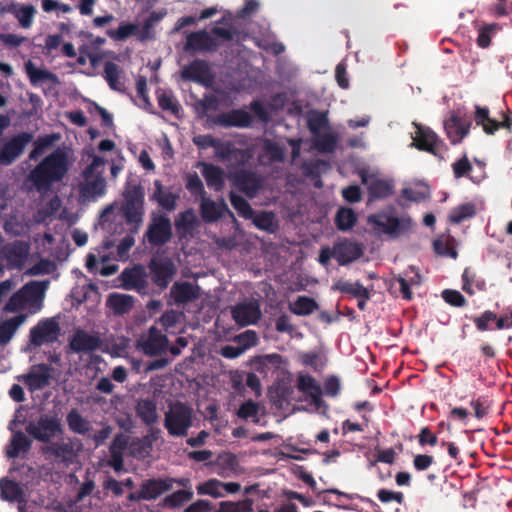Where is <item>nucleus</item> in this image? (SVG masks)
I'll return each instance as SVG.
<instances>
[{
  "label": "nucleus",
  "mask_w": 512,
  "mask_h": 512,
  "mask_svg": "<svg viewBox=\"0 0 512 512\" xmlns=\"http://www.w3.org/2000/svg\"><path fill=\"white\" fill-rule=\"evenodd\" d=\"M67 172V154L58 148L30 171L28 180L38 192H47L54 183L62 181Z\"/></svg>",
  "instance_id": "f257e3e1"
},
{
  "label": "nucleus",
  "mask_w": 512,
  "mask_h": 512,
  "mask_svg": "<svg viewBox=\"0 0 512 512\" xmlns=\"http://www.w3.org/2000/svg\"><path fill=\"white\" fill-rule=\"evenodd\" d=\"M123 202L120 207L125 222L131 226L130 231L137 233L143 223L145 214V190L137 179L126 180L123 192Z\"/></svg>",
  "instance_id": "f03ea898"
},
{
  "label": "nucleus",
  "mask_w": 512,
  "mask_h": 512,
  "mask_svg": "<svg viewBox=\"0 0 512 512\" xmlns=\"http://www.w3.org/2000/svg\"><path fill=\"white\" fill-rule=\"evenodd\" d=\"M195 412L187 402L179 400L170 402L164 413L163 426L173 438H185L193 427Z\"/></svg>",
  "instance_id": "7ed1b4c3"
},
{
  "label": "nucleus",
  "mask_w": 512,
  "mask_h": 512,
  "mask_svg": "<svg viewBox=\"0 0 512 512\" xmlns=\"http://www.w3.org/2000/svg\"><path fill=\"white\" fill-rule=\"evenodd\" d=\"M105 164L100 156H93L92 162L83 170L84 183L80 186V194L87 200H95L106 192V180L103 171H97Z\"/></svg>",
  "instance_id": "20e7f679"
},
{
  "label": "nucleus",
  "mask_w": 512,
  "mask_h": 512,
  "mask_svg": "<svg viewBox=\"0 0 512 512\" xmlns=\"http://www.w3.org/2000/svg\"><path fill=\"white\" fill-rule=\"evenodd\" d=\"M368 223L379 233L387 234L391 237H398L407 232L412 225L411 219L398 218L386 213H377L368 217Z\"/></svg>",
  "instance_id": "39448f33"
},
{
  "label": "nucleus",
  "mask_w": 512,
  "mask_h": 512,
  "mask_svg": "<svg viewBox=\"0 0 512 512\" xmlns=\"http://www.w3.org/2000/svg\"><path fill=\"white\" fill-rule=\"evenodd\" d=\"M30 243L25 240H14L0 248V260L5 261L9 270H21L30 255Z\"/></svg>",
  "instance_id": "423d86ee"
},
{
  "label": "nucleus",
  "mask_w": 512,
  "mask_h": 512,
  "mask_svg": "<svg viewBox=\"0 0 512 512\" xmlns=\"http://www.w3.org/2000/svg\"><path fill=\"white\" fill-rule=\"evenodd\" d=\"M27 432L37 441L49 443L57 435H62L64 430L61 420L54 415H41L36 424H30Z\"/></svg>",
  "instance_id": "0eeeda50"
},
{
  "label": "nucleus",
  "mask_w": 512,
  "mask_h": 512,
  "mask_svg": "<svg viewBox=\"0 0 512 512\" xmlns=\"http://www.w3.org/2000/svg\"><path fill=\"white\" fill-rule=\"evenodd\" d=\"M32 141L33 134L30 132H21L12 136L0 146V165L9 166L13 164Z\"/></svg>",
  "instance_id": "6e6552de"
},
{
  "label": "nucleus",
  "mask_w": 512,
  "mask_h": 512,
  "mask_svg": "<svg viewBox=\"0 0 512 512\" xmlns=\"http://www.w3.org/2000/svg\"><path fill=\"white\" fill-rule=\"evenodd\" d=\"M474 120L478 126H481L483 131L488 135H493L501 128L512 131V117L511 112H502V120L498 121L490 117L489 108L486 106H475Z\"/></svg>",
  "instance_id": "1a4fd4ad"
},
{
  "label": "nucleus",
  "mask_w": 512,
  "mask_h": 512,
  "mask_svg": "<svg viewBox=\"0 0 512 512\" xmlns=\"http://www.w3.org/2000/svg\"><path fill=\"white\" fill-rule=\"evenodd\" d=\"M416 131L412 145L420 151L428 152L441 157V151L445 146L438 135L429 127L415 124Z\"/></svg>",
  "instance_id": "9d476101"
},
{
  "label": "nucleus",
  "mask_w": 512,
  "mask_h": 512,
  "mask_svg": "<svg viewBox=\"0 0 512 512\" xmlns=\"http://www.w3.org/2000/svg\"><path fill=\"white\" fill-rule=\"evenodd\" d=\"M149 244L161 247L172 238V226L170 219L165 215L153 216L145 233Z\"/></svg>",
  "instance_id": "9b49d317"
},
{
  "label": "nucleus",
  "mask_w": 512,
  "mask_h": 512,
  "mask_svg": "<svg viewBox=\"0 0 512 512\" xmlns=\"http://www.w3.org/2000/svg\"><path fill=\"white\" fill-rule=\"evenodd\" d=\"M168 346V338L156 326H151L146 334L137 340V347L148 356L163 353Z\"/></svg>",
  "instance_id": "f8f14e48"
},
{
  "label": "nucleus",
  "mask_w": 512,
  "mask_h": 512,
  "mask_svg": "<svg viewBox=\"0 0 512 512\" xmlns=\"http://www.w3.org/2000/svg\"><path fill=\"white\" fill-rule=\"evenodd\" d=\"M60 333L59 323L53 319H45L39 321L30 330V342L36 347L43 344L53 343L57 340Z\"/></svg>",
  "instance_id": "ddd939ff"
},
{
  "label": "nucleus",
  "mask_w": 512,
  "mask_h": 512,
  "mask_svg": "<svg viewBox=\"0 0 512 512\" xmlns=\"http://www.w3.org/2000/svg\"><path fill=\"white\" fill-rule=\"evenodd\" d=\"M153 283L165 289L168 287L177 269L173 261L168 258H153L148 265Z\"/></svg>",
  "instance_id": "4468645a"
},
{
  "label": "nucleus",
  "mask_w": 512,
  "mask_h": 512,
  "mask_svg": "<svg viewBox=\"0 0 512 512\" xmlns=\"http://www.w3.org/2000/svg\"><path fill=\"white\" fill-rule=\"evenodd\" d=\"M183 80L200 83L210 86L213 81V74L207 61L195 59L186 65L181 71Z\"/></svg>",
  "instance_id": "2eb2a0df"
},
{
  "label": "nucleus",
  "mask_w": 512,
  "mask_h": 512,
  "mask_svg": "<svg viewBox=\"0 0 512 512\" xmlns=\"http://www.w3.org/2000/svg\"><path fill=\"white\" fill-rule=\"evenodd\" d=\"M51 368L48 364L32 365L28 373L18 376V380L24 382L29 391L41 390L49 385Z\"/></svg>",
  "instance_id": "dca6fc26"
},
{
  "label": "nucleus",
  "mask_w": 512,
  "mask_h": 512,
  "mask_svg": "<svg viewBox=\"0 0 512 512\" xmlns=\"http://www.w3.org/2000/svg\"><path fill=\"white\" fill-rule=\"evenodd\" d=\"M102 344L98 333L90 334L83 329H77L69 342V347L75 353H86L100 349Z\"/></svg>",
  "instance_id": "f3484780"
},
{
  "label": "nucleus",
  "mask_w": 512,
  "mask_h": 512,
  "mask_svg": "<svg viewBox=\"0 0 512 512\" xmlns=\"http://www.w3.org/2000/svg\"><path fill=\"white\" fill-rule=\"evenodd\" d=\"M219 46L220 43L206 30H200L188 34L184 50L186 52H214Z\"/></svg>",
  "instance_id": "a211bd4d"
},
{
  "label": "nucleus",
  "mask_w": 512,
  "mask_h": 512,
  "mask_svg": "<svg viewBox=\"0 0 512 512\" xmlns=\"http://www.w3.org/2000/svg\"><path fill=\"white\" fill-rule=\"evenodd\" d=\"M334 259L339 265L344 266L356 261L363 255V247L361 244L350 239H343L334 245Z\"/></svg>",
  "instance_id": "6ab92c4d"
},
{
  "label": "nucleus",
  "mask_w": 512,
  "mask_h": 512,
  "mask_svg": "<svg viewBox=\"0 0 512 512\" xmlns=\"http://www.w3.org/2000/svg\"><path fill=\"white\" fill-rule=\"evenodd\" d=\"M122 285L127 290L144 292L148 286L147 274L143 266L136 265L133 268H126L121 272Z\"/></svg>",
  "instance_id": "aec40b11"
},
{
  "label": "nucleus",
  "mask_w": 512,
  "mask_h": 512,
  "mask_svg": "<svg viewBox=\"0 0 512 512\" xmlns=\"http://www.w3.org/2000/svg\"><path fill=\"white\" fill-rule=\"evenodd\" d=\"M472 122L470 119L452 114L451 117L444 122V129L447 137L452 144H458L468 135Z\"/></svg>",
  "instance_id": "412c9836"
},
{
  "label": "nucleus",
  "mask_w": 512,
  "mask_h": 512,
  "mask_svg": "<svg viewBox=\"0 0 512 512\" xmlns=\"http://www.w3.org/2000/svg\"><path fill=\"white\" fill-rule=\"evenodd\" d=\"M252 116L243 109H233L216 115L214 123L222 127L247 128L252 124Z\"/></svg>",
  "instance_id": "4be33fe9"
},
{
  "label": "nucleus",
  "mask_w": 512,
  "mask_h": 512,
  "mask_svg": "<svg viewBox=\"0 0 512 512\" xmlns=\"http://www.w3.org/2000/svg\"><path fill=\"white\" fill-rule=\"evenodd\" d=\"M234 321L242 326H248L257 323L261 317V311L256 303H240L231 310Z\"/></svg>",
  "instance_id": "5701e85b"
},
{
  "label": "nucleus",
  "mask_w": 512,
  "mask_h": 512,
  "mask_svg": "<svg viewBox=\"0 0 512 512\" xmlns=\"http://www.w3.org/2000/svg\"><path fill=\"white\" fill-rule=\"evenodd\" d=\"M297 389L304 393L316 407H321L324 403L322 399V389L316 379L308 374L300 373L296 380Z\"/></svg>",
  "instance_id": "b1692460"
},
{
  "label": "nucleus",
  "mask_w": 512,
  "mask_h": 512,
  "mask_svg": "<svg viewBox=\"0 0 512 512\" xmlns=\"http://www.w3.org/2000/svg\"><path fill=\"white\" fill-rule=\"evenodd\" d=\"M176 304H187L200 297V287L190 282H175L170 290Z\"/></svg>",
  "instance_id": "393cba45"
},
{
  "label": "nucleus",
  "mask_w": 512,
  "mask_h": 512,
  "mask_svg": "<svg viewBox=\"0 0 512 512\" xmlns=\"http://www.w3.org/2000/svg\"><path fill=\"white\" fill-rule=\"evenodd\" d=\"M171 488V479H148L143 481L142 484L140 485V497L143 498L144 500H155L164 492L169 491Z\"/></svg>",
  "instance_id": "a878e982"
},
{
  "label": "nucleus",
  "mask_w": 512,
  "mask_h": 512,
  "mask_svg": "<svg viewBox=\"0 0 512 512\" xmlns=\"http://www.w3.org/2000/svg\"><path fill=\"white\" fill-rule=\"evenodd\" d=\"M178 199L179 196L169 189H165L160 180L154 181V192L150 196L151 201L157 202L161 208L171 212L176 209Z\"/></svg>",
  "instance_id": "bb28decb"
},
{
  "label": "nucleus",
  "mask_w": 512,
  "mask_h": 512,
  "mask_svg": "<svg viewBox=\"0 0 512 512\" xmlns=\"http://www.w3.org/2000/svg\"><path fill=\"white\" fill-rule=\"evenodd\" d=\"M136 416L148 427L158 422L159 415L155 400L146 398L137 401L135 406Z\"/></svg>",
  "instance_id": "cd10ccee"
},
{
  "label": "nucleus",
  "mask_w": 512,
  "mask_h": 512,
  "mask_svg": "<svg viewBox=\"0 0 512 512\" xmlns=\"http://www.w3.org/2000/svg\"><path fill=\"white\" fill-rule=\"evenodd\" d=\"M227 210L228 207L224 200H221L220 203H216L205 196L202 198L200 204V215L206 223H212L219 220Z\"/></svg>",
  "instance_id": "c85d7f7f"
},
{
  "label": "nucleus",
  "mask_w": 512,
  "mask_h": 512,
  "mask_svg": "<svg viewBox=\"0 0 512 512\" xmlns=\"http://www.w3.org/2000/svg\"><path fill=\"white\" fill-rule=\"evenodd\" d=\"M235 185L247 196L253 197L261 188L258 176L250 171L242 170L235 175Z\"/></svg>",
  "instance_id": "c756f323"
},
{
  "label": "nucleus",
  "mask_w": 512,
  "mask_h": 512,
  "mask_svg": "<svg viewBox=\"0 0 512 512\" xmlns=\"http://www.w3.org/2000/svg\"><path fill=\"white\" fill-rule=\"evenodd\" d=\"M31 444V440L22 431H16L5 447V455L9 459H15L20 452H27L31 448Z\"/></svg>",
  "instance_id": "7c9ffc66"
},
{
  "label": "nucleus",
  "mask_w": 512,
  "mask_h": 512,
  "mask_svg": "<svg viewBox=\"0 0 512 512\" xmlns=\"http://www.w3.org/2000/svg\"><path fill=\"white\" fill-rule=\"evenodd\" d=\"M332 290L350 295L356 299H370L371 297L370 291L366 287H364L360 281H356L353 283L347 280L339 279L332 285Z\"/></svg>",
  "instance_id": "2f4dec72"
},
{
  "label": "nucleus",
  "mask_w": 512,
  "mask_h": 512,
  "mask_svg": "<svg viewBox=\"0 0 512 512\" xmlns=\"http://www.w3.org/2000/svg\"><path fill=\"white\" fill-rule=\"evenodd\" d=\"M7 10L13 14L18 20L19 25L24 29H29L32 26L37 12L33 5H17L15 3L8 5Z\"/></svg>",
  "instance_id": "473e14b6"
},
{
  "label": "nucleus",
  "mask_w": 512,
  "mask_h": 512,
  "mask_svg": "<svg viewBox=\"0 0 512 512\" xmlns=\"http://www.w3.org/2000/svg\"><path fill=\"white\" fill-rule=\"evenodd\" d=\"M202 175L207 183V186L213 188L215 191H220L224 187V171L219 166L201 163Z\"/></svg>",
  "instance_id": "72a5a7b5"
},
{
  "label": "nucleus",
  "mask_w": 512,
  "mask_h": 512,
  "mask_svg": "<svg viewBox=\"0 0 512 512\" xmlns=\"http://www.w3.org/2000/svg\"><path fill=\"white\" fill-rule=\"evenodd\" d=\"M282 363L283 357L277 353L255 356L250 360L251 367L260 374H266L270 366L277 369Z\"/></svg>",
  "instance_id": "f704fd0d"
},
{
  "label": "nucleus",
  "mask_w": 512,
  "mask_h": 512,
  "mask_svg": "<svg viewBox=\"0 0 512 512\" xmlns=\"http://www.w3.org/2000/svg\"><path fill=\"white\" fill-rule=\"evenodd\" d=\"M26 315L19 314L0 323V345L10 342L18 328L25 322Z\"/></svg>",
  "instance_id": "c9c22d12"
},
{
  "label": "nucleus",
  "mask_w": 512,
  "mask_h": 512,
  "mask_svg": "<svg viewBox=\"0 0 512 512\" xmlns=\"http://www.w3.org/2000/svg\"><path fill=\"white\" fill-rule=\"evenodd\" d=\"M66 422L69 430L75 434L86 435L92 429L90 421L75 408L68 412Z\"/></svg>",
  "instance_id": "e433bc0d"
},
{
  "label": "nucleus",
  "mask_w": 512,
  "mask_h": 512,
  "mask_svg": "<svg viewBox=\"0 0 512 512\" xmlns=\"http://www.w3.org/2000/svg\"><path fill=\"white\" fill-rule=\"evenodd\" d=\"M107 304L114 314L122 315L133 308L134 298L126 294L112 293L108 297Z\"/></svg>",
  "instance_id": "4c0bfd02"
},
{
  "label": "nucleus",
  "mask_w": 512,
  "mask_h": 512,
  "mask_svg": "<svg viewBox=\"0 0 512 512\" xmlns=\"http://www.w3.org/2000/svg\"><path fill=\"white\" fill-rule=\"evenodd\" d=\"M155 437L143 436L132 439L129 445L130 455L137 459H143L150 455Z\"/></svg>",
  "instance_id": "58836bf2"
},
{
  "label": "nucleus",
  "mask_w": 512,
  "mask_h": 512,
  "mask_svg": "<svg viewBox=\"0 0 512 512\" xmlns=\"http://www.w3.org/2000/svg\"><path fill=\"white\" fill-rule=\"evenodd\" d=\"M48 283V281H30L20 288V291L27 299L28 304L34 303L43 298Z\"/></svg>",
  "instance_id": "ea45409f"
},
{
  "label": "nucleus",
  "mask_w": 512,
  "mask_h": 512,
  "mask_svg": "<svg viewBox=\"0 0 512 512\" xmlns=\"http://www.w3.org/2000/svg\"><path fill=\"white\" fill-rule=\"evenodd\" d=\"M166 14L167 11L165 9L151 12L150 15L143 22L142 29L138 34V40L143 42L149 39H153L154 33L152 29L158 22H160L166 16Z\"/></svg>",
  "instance_id": "a19ab883"
},
{
  "label": "nucleus",
  "mask_w": 512,
  "mask_h": 512,
  "mask_svg": "<svg viewBox=\"0 0 512 512\" xmlns=\"http://www.w3.org/2000/svg\"><path fill=\"white\" fill-rule=\"evenodd\" d=\"M368 194L371 200L385 199L392 195L393 185L384 179H374L368 184Z\"/></svg>",
  "instance_id": "79ce46f5"
},
{
  "label": "nucleus",
  "mask_w": 512,
  "mask_h": 512,
  "mask_svg": "<svg viewBox=\"0 0 512 512\" xmlns=\"http://www.w3.org/2000/svg\"><path fill=\"white\" fill-rule=\"evenodd\" d=\"M25 69L32 85H37L38 83L45 81H50L52 83L58 82L56 74L46 69L35 67L31 61L25 64Z\"/></svg>",
  "instance_id": "37998d69"
},
{
  "label": "nucleus",
  "mask_w": 512,
  "mask_h": 512,
  "mask_svg": "<svg viewBox=\"0 0 512 512\" xmlns=\"http://www.w3.org/2000/svg\"><path fill=\"white\" fill-rule=\"evenodd\" d=\"M121 70L119 66L111 61L104 64V78L112 90L123 92L124 83L120 81Z\"/></svg>",
  "instance_id": "c03bdc74"
},
{
  "label": "nucleus",
  "mask_w": 512,
  "mask_h": 512,
  "mask_svg": "<svg viewBox=\"0 0 512 512\" xmlns=\"http://www.w3.org/2000/svg\"><path fill=\"white\" fill-rule=\"evenodd\" d=\"M22 494L23 491L16 481L8 477L0 479V495L3 500L14 502L19 500Z\"/></svg>",
  "instance_id": "a18cd8bd"
},
{
  "label": "nucleus",
  "mask_w": 512,
  "mask_h": 512,
  "mask_svg": "<svg viewBox=\"0 0 512 512\" xmlns=\"http://www.w3.org/2000/svg\"><path fill=\"white\" fill-rule=\"evenodd\" d=\"M357 222V215L353 209L348 207H341L338 209L335 216V225L340 231H347L351 229Z\"/></svg>",
  "instance_id": "49530a36"
},
{
  "label": "nucleus",
  "mask_w": 512,
  "mask_h": 512,
  "mask_svg": "<svg viewBox=\"0 0 512 512\" xmlns=\"http://www.w3.org/2000/svg\"><path fill=\"white\" fill-rule=\"evenodd\" d=\"M289 309L295 315L306 316L317 310L318 304L313 298L299 296L294 303L290 305Z\"/></svg>",
  "instance_id": "de8ad7c7"
},
{
  "label": "nucleus",
  "mask_w": 512,
  "mask_h": 512,
  "mask_svg": "<svg viewBox=\"0 0 512 512\" xmlns=\"http://www.w3.org/2000/svg\"><path fill=\"white\" fill-rule=\"evenodd\" d=\"M338 137L334 133H324L315 136L313 147L320 153H332L337 147Z\"/></svg>",
  "instance_id": "09e8293b"
},
{
  "label": "nucleus",
  "mask_w": 512,
  "mask_h": 512,
  "mask_svg": "<svg viewBox=\"0 0 512 512\" xmlns=\"http://www.w3.org/2000/svg\"><path fill=\"white\" fill-rule=\"evenodd\" d=\"M252 219L253 224L262 231H266L268 233H274L277 229V225L275 224V216L271 211H261L257 214L254 213Z\"/></svg>",
  "instance_id": "8fccbe9b"
},
{
  "label": "nucleus",
  "mask_w": 512,
  "mask_h": 512,
  "mask_svg": "<svg viewBox=\"0 0 512 512\" xmlns=\"http://www.w3.org/2000/svg\"><path fill=\"white\" fill-rule=\"evenodd\" d=\"M139 26L135 23L122 22L115 30H110L108 35L117 41H124L131 36H137L139 34Z\"/></svg>",
  "instance_id": "3c124183"
},
{
  "label": "nucleus",
  "mask_w": 512,
  "mask_h": 512,
  "mask_svg": "<svg viewBox=\"0 0 512 512\" xmlns=\"http://www.w3.org/2000/svg\"><path fill=\"white\" fill-rule=\"evenodd\" d=\"M46 454H49L55 458L66 460L74 454V447L71 441L68 442H56L47 446L44 450Z\"/></svg>",
  "instance_id": "603ef678"
},
{
  "label": "nucleus",
  "mask_w": 512,
  "mask_h": 512,
  "mask_svg": "<svg viewBox=\"0 0 512 512\" xmlns=\"http://www.w3.org/2000/svg\"><path fill=\"white\" fill-rule=\"evenodd\" d=\"M199 495H209L213 498H220L224 496L222 481L212 478L196 487Z\"/></svg>",
  "instance_id": "864d4df0"
},
{
  "label": "nucleus",
  "mask_w": 512,
  "mask_h": 512,
  "mask_svg": "<svg viewBox=\"0 0 512 512\" xmlns=\"http://www.w3.org/2000/svg\"><path fill=\"white\" fill-rule=\"evenodd\" d=\"M230 202L238 215L244 219H251L254 216V210L249 202L242 196L230 193Z\"/></svg>",
  "instance_id": "5fc2aeb1"
},
{
  "label": "nucleus",
  "mask_w": 512,
  "mask_h": 512,
  "mask_svg": "<svg viewBox=\"0 0 512 512\" xmlns=\"http://www.w3.org/2000/svg\"><path fill=\"white\" fill-rule=\"evenodd\" d=\"M326 362V357L320 352L311 351L301 355V363L313 368L316 372H320L326 365Z\"/></svg>",
  "instance_id": "6e6d98bb"
},
{
  "label": "nucleus",
  "mask_w": 512,
  "mask_h": 512,
  "mask_svg": "<svg viewBox=\"0 0 512 512\" xmlns=\"http://www.w3.org/2000/svg\"><path fill=\"white\" fill-rule=\"evenodd\" d=\"M329 167V163L322 159L311 160L303 164L304 174L312 178H319Z\"/></svg>",
  "instance_id": "4d7b16f0"
},
{
  "label": "nucleus",
  "mask_w": 512,
  "mask_h": 512,
  "mask_svg": "<svg viewBox=\"0 0 512 512\" xmlns=\"http://www.w3.org/2000/svg\"><path fill=\"white\" fill-rule=\"evenodd\" d=\"M263 150L271 162H283L285 159V149L276 142L266 140Z\"/></svg>",
  "instance_id": "13d9d810"
},
{
  "label": "nucleus",
  "mask_w": 512,
  "mask_h": 512,
  "mask_svg": "<svg viewBox=\"0 0 512 512\" xmlns=\"http://www.w3.org/2000/svg\"><path fill=\"white\" fill-rule=\"evenodd\" d=\"M475 214V208L472 204H463L455 207L450 215L449 220L451 223L459 224L463 220L472 217Z\"/></svg>",
  "instance_id": "bf43d9fd"
},
{
  "label": "nucleus",
  "mask_w": 512,
  "mask_h": 512,
  "mask_svg": "<svg viewBox=\"0 0 512 512\" xmlns=\"http://www.w3.org/2000/svg\"><path fill=\"white\" fill-rule=\"evenodd\" d=\"M193 498V492L189 490H177L165 498V503L170 508L180 507L183 503Z\"/></svg>",
  "instance_id": "052dcab7"
},
{
  "label": "nucleus",
  "mask_w": 512,
  "mask_h": 512,
  "mask_svg": "<svg viewBox=\"0 0 512 512\" xmlns=\"http://www.w3.org/2000/svg\"><path fill=\"white\" fill-rule=\"evenodd\" d=\"M53 140H54V137L50 136V135H45V136L39 137L34 142V147L29 153V156H28L29 160L37 161L39 159V157L44 153L45 149L47 147H49L50 145H52Z\"/></svg>",
  "instance_id": "680f3d73"
},
{
  "label": "nucleus",
  "mask_w": 512,
  "mask_h": 512,
  "mask_svg": "<svg viewBox=\"0 0 512 512\" xmlns=\"http://www.w3.org/2000/svg\"><path fill=\"white\" fill-rule=\"evenodd\" d=\"M327 125L328 119L324 113L316 112L307 120V127L314 136L320 134L321 129L325 128Z\"/></svg>",
  "instance_id": "e2e57ef3"
},
{
  "label": "nucleus",
  "mask_w": 512,
  "mask_h": 512,
  "mask_svg": "<svg viewBox=\"0 0 512 512\" xmlns=\"http://www.w3.org/2000/svg\"><path fill=\"white\" fill-rule=\"evenodd\" d=\"M157 101L159 107L163 111H169L173 114H177L179 112V105L177 103V100L171 93L161 92L157 96Z\"/></svg>",
  "instance_id": "0e129e2a"
},
{
  "label": "nucleus",
  "mask_w": 512,
  "mask_h": 512,
  "mask_svg": "<svg viewBox=\"0 0 512 512\" xmlns=\"http://www.w3.org/2000/svg\"><path fill=\"white\" fill-rule=\"evenodd\" d=\"M196 223V216L192 209L181 212L175 219V226L178 230H189L192 229Z\"/></svg>",
  "instance_id": "69168bd1"
},
{
  "label": "nucleus",
  "mask_w": 512,
  "mask_h": 512,
  "mask_svg": "<svg viewBox=\"0 0 512 512\" xmlns=\"http://www.w3.org/2000/svg\"><path fill=\"white\" fill-rule=\"evenodd\" d=\"M441 296L447 304L453 307H465L467 305L466 298L457 290L445 289Z\"/></svg>",
  "instance_id": "338daca9"
},
{
  "label": "nucleus",
  "mask_w": 512,
  "mask_h": 512,
  "mask_svg": "<svg viewBox=\"0 0 512 512\" xmlns=\"http://www.w3.org/2000/svg\"><path fill=\"white\" fill-rule=\"evenodd\" d=\"M470 405L474 410V416L477 419H483L489 413V402L485 396H478L470 401Z\"/></svg>",
  "instance_id": "774afa93"
}]
</instances>
